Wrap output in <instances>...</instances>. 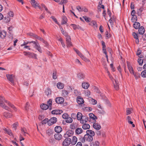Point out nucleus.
Masks as SVG:
<instances>
[{
	"instance_id": "nucleus-10",
	"label": "nucleus",
	"mask_w": 146,
	"mask_h": 146,
	"mask_svg": "<svg viewBox=\"0 0 146 146\" xmlns=\"http://www.w3.org/2000/svg\"><path fill=\"white\" fill-rule=\"evenodd\" d=\"M31 1L32 5L35 8H36L37 7H38L40 9H42L41 7L36 2L35 0H31Z\"/></svg>"
},
{
	"instance_id": "nucleus-23",
	"label": "nucleus",
	"mask_w": 146,
	"mask_h": 146,
	"mask_svg": "<svg viewBox=\"0 0 146 146\" xmlns=\"http://www.w3.org/2000/svg\"><path fill=\"white\" fill-rule=\"evenodd\" d=\"M93 126V127L96 130H99L101 127L100 125L96 123H94Z\"/></svg>"
},
{
	"instance_id": "nucleus-25",
	"label": "nucleus",
	"mask_w": 146,
	"mask_h": 146,
	"mask_svg": "<svg viewBox=\"0 0 146 146\" xmlns=\"http://www.w3.org/2000/svg\"><path fill=\"white\" fill-rule=\"evenodd\" d=\"M143 10V7H141L139 9H138L137 10V14L139 16H141Z\"/></svg>"
},
{
	"instance_id": "nucleus-11",
	"label": "nucleus",
	"mask_w": 146,
	"mask_h": 146,
	"mask_svg": "<svg viewBox=\"0 0 146 146\" xmlns=\"http://www.w3.org/2000/svg\"><path fill=\"white\" fill-rule=\"evenodd\" d=\"M76 9L79 11H84L85 12H87L88 11V9L85 7H81L80 6L76 7Z\"/></svg>"
},
{
	"instance_id": "nucleus-1",
	"label": "nucleus",
	"mask_w": 146,
	"mask_h": 146,
	"mask_svg": "<svg viewBox=\"0 0 146 146\" xmlns=\"http://www.w3.org/2000/svg\"><path fill=\"white\" fill-rule=\"evenodd\" d=\"M6 103L13 109L15 111H16L17 110V108L13 104L5 100L3 96L0 95V106L5 109L9 110L10 109L6 106Z\"/></svg>"
},
{
	"instance_id": "nucleus-13",
	"label": "nucleus",
	"mask_w": 146,
	"mask_h": 146,
	"mask_svg": "<svg viewBox=\"0 0 146 146\" xmlns=\"http://www.w3.org/2000/svg\"><path fill=\"white\" fill-rule=\"evenodd\" d=\"M88 120V118L87 116L83 115L80 120V123L83 124L86 123Z\"/></svg>"
},
{
	"instance_id": "nucleus-41",
	"label": "nucleus",
	"mask_w": 146,
	"mask_h": 146,
	"mask_svg": "<svg viewBox=\"0 0 146 146\" xmlns=\"http://www.w3.org/2000/svg\"><path fill=\"white\" fill-rule=\"evenodd\" d=\"M98 112L100 114L104 115L105 114L106 112L103 108L97 110Z\"/></svg>"
},
{
	"instance_id": "nucleus-43",
	"label": "nucleus",
	"mask_w": 146,
	"mask_h": 146,
	"mask_svg": "<svg viewBox=\"0 0 146 146\" xmlns=\"http://www.w3.org/2000/svg\"><path fill=\"white\" fill-rule=\"evenodd\" d=\"M28 57L30 58H36V55L34 53L28 52Z\"/></svg>"
},
{
	"instance_id": "nucleus-45",
	"label": "nucleus",
	"mask_w": 146,
	"mask_h": 146,
	"mask_svg": "<svg viewBox=\"0 0 146 146\" xmlns=\"http://www.w3.org/2000/svg\"><path fill=\"white\" fill-rule=\"evenodd\" d=\"M84 94L86 96L88 97L90 95V92L88 90H85L84 91Z\"/></svg>"
},
{
	"instance_id": "nucleus-64",
	"label": "nucleus",
	"mask_w": 146,
	"mask_h": 146,
	"mask_svg": "<svg viewBox=\"0 0 146 146\" xmlns=\"http://www.w3.org/2000/svg\"><path fill=\"white\" fill-rule=\"evenodd\" d=\"M25 109L27 110L29 109V102H28L27 103L25 106Z\"/></svg>"
},
{
	"instance_id": "nucleus-29",
	"label": "nucleus",
	"mask_w": 146,
	"mask_h": 146,
	"mask_svg": "<svg viewBox=\"0 0 146 146\" xmlns=\"http://www.w3.org/2000/svg\"><path fill=\"white\" fill-rule=\"evenodd\" d=\"M83 131V130L81 128H77L75 131V133L77 134H80Z\"/></svg>"
},
{
	"instance_id": "nucleus-31",
	"label": "nucleus",
	"mask_w": 146,
	"mask_h": 146,
	"mask_svg": "<svg viewBox=\"0 0 146 146\" xmlns=\"http://www.w3.org/2000/svg\"><path fill=\"white\" fill-rule=\"evenodd\" d=\"M49 107L46 104H43L40 105L41 108L44 110H46Z\"/></svg>"
},
{
	"instance_id": "nucleus-14",
	"label": "nucleus",
	"mask_w": 146,
	"mask_h": 146,
	"mask_svg": "<svg viewBox=\"0 0 146 146\" xmlns=\"http://www.w3.org/2000/svg\"><path fill=\"white\" fill-rule=\"evenodd\" d=\"M63 111L62 110H52L51 111V113L53 114H60L62 113Z\"/></svg>"
},
{
	"instance_id": "nucleus-46",
	"label": "nucleus",
	"mask_w": 146,
	"mask_h": 146,
	"mask_svg": "<svg viewBox=\"0 0 146 146\" xmlns=\"http://www.w3.org/2000/svg\"><path fill=\"white\" fill-rule=\"evenodd\" d=\"M84 76L83 74L82 73H80L78 74V78L80 79H83L84 78Z\"/></svg>"
},
{
	"instance_id": "nucleus-17",
	"label": "nucleus",
	"mask_w": 146,
	"mask_h": 146,
	"mask_svg": "<svg viewBox=\"0 0 146 146\" xmlns=\"http://www.w3.org/2000/svg\"><path fill=\"white\" fill-rule=\"evenodd\" d=\"M6 36V32L5 31H0V37L3 39H4Z\"/></svg>"
},
{
	"instance_id": "nucleus-60",
	"label": "nucleus",
	"mask_w": 146,
	"mask_h": 146,
	"mask_svg": "<svg viewBox=\"0 0 146 146\" xmlns=\"http://www.w3.org/2000/svg\"><path fill=\"white\" fill-rule=\"evenodd\" d=\"M134 76L135 77V78L136 79H137L138 77V76L139 75L137 73H135L134 72H133V73H132Z\"/></svg>"
},
{
	"instance_id": "nucleus-8",
	"label": "nucleus",
	"mask_w": 146,
	"mask_h": 146,
	"mask_svg": "<svg viewBox=\"0 0 146 146\" xmlns=\"http://www.w3.org/2000/svg\"><path fill=\"white\" fill-rule=\"evenodd\" d=\"M73 134L74 131L72 130H69L67 131L66 133L64 134V136L65 137L69 138L72 136Z\"/></svg>"
},
{
	"instance_id": "nucleus-59",
	"label": "nucleus",
	"mask_w": 146,
	"mask_h": 146,
	"mask_svg": "<svg viewBox=\"0 0 146 146\" xmlns=\"http://www.w3.org/2000/svg\"><path fill=\"white\" fill-rule=\"evenodd\" d=\"M138 62L139 65H142L143 63V61L141 60V58H139L138 60Z\"/></svg>"
},
{
	"instance_id": "nucleus-26",
	"label": "nucleus",
	"mask_w": 146,
	"mask_h": 146,
	"mask_svg": "<svg viewBox=\"0 0 146 146\" xmlns=\"http://www.w3.org/2000/svg\"><path fill=\"white\" fill-rule=\"evenodd\" d=\"M132 35L133 36L134 38L136 40L135 41L136 43L138 44L139 42V40L138 39V37L137 35V34L135 32H133L132 33Z\"/></svg>"
},
{
	"instance_id": "nucleus-61",
	"label": "nucleus",
	"mask_w": 146,
	"mask_h": 146,
	"mask_svg": "<svg viewBox=\"0 0 146 146\" xmlns=\"http://www.w3.org/2000/svg\"><path fill=\"white\" fill-rule=\"evenodd\" d=\"M126 112L127 115H128L130 114L131 112V110L129 108H127Z\"/></svg>"
},
{
	"instance_id": "nucleus-48",
	"label": "nucleus",
	"mask_w": 146,
	"mask_h": 146,
	"mask_svg": "<svg viewBox=\"0 0 146 146\" xmlns=\"http://www.w3.org/2000/svg\"><path fill=\"white\" fill-rule=\"evenodd\" d=\"M128 68L130 73H133L134 72L132 67L130 65L128 66Z\"/></svg>"
},
{
	"instance_id": "nucleus-6",
	"label": "nucleus",
	"mask_w": 146,
	"mask_h": 146,
	"mask_svg": "<svg viewBox=\"0 0 146 146\" xmlns=\"http://www.w3.org/2000/svg\"><path fill=\"white\" fill-rule=\"evenodd\" d=\"M71 142V139L70 138H66L62 142L63 146H68L69 145Z\"/></svg>"
},
{
	"instance_id": "nucleus-50",
	"label": "nucleus",
	"mask_w": 146,
	"mask_h": 146,
	"mask_svg": "<svg viewBox=\"0 0 146 146\" xmlns=\"http://www.w3.org/2000/svg\"><path fill=\"white\" fill-rule=\"evenodd\" d=\"M18 125V122H15L12 125V127L13 129L14 130H16L17 129V127Z\"/></svg>"
},
{
	"instance_id": "nucleus-36",
	"label": "nucleus",
	"mask_w": 146,
	"mask_h": 146,
	"mask_svg": "<svg viewBox=\"0 0 146 146\" xmlns=\"http://www.w3.org/2000/svg\"><path fill=\"white\" fill-rule=\"evenodd\" d=\"M62 96L64 97H67L69 94L68 92L65 90H63L62 91Z\"/></svg>"
},
{
	"instance_id": "nucleus-15",
	"label": "nucleus",
	"mask_w": 146,
	"mask_h": 146,
	"mask_svg": "<svg viewBox=\"0 0 146 146\" xmlns=\"http://www.w3.org/2000/svg\"><path fill=\"white\" fill-rule=\"evenodd\" d=\"M77 102L79 104H82L84 103V100L80 96L78 97L77 98Z\"/></svg>"
},
{
	"instance_id": "nucleus-27",
	"label": "nucleus",
	"mask_w": 146,
	"mask_h": 146,
	"mask_svg": "<svg viewBox=\"0 0 146 146\" xmlns=\"http://www.w3.org/2000/svg\"><path fill=\"white\" fill-rule=\"evenodd\" d=\"M145 31V29L143 26H141L140 28H139L138 30V32L141 35H143Z\"/></svg>"
},
{
	"instance_id": "nucleus-5",
	"label": "nucleus",
	"mask_w": 146,
	"mask_h": 146,
	"mask_svg": "<svg viewBox=\"0 0 146 146\" xmlns=\"http://www.w3.org/2000/svg\"><path fill=\"white\" fill-rule=\"evenodd\" d=\"M6 76L7 80L9 81L12 84L14 85V80L15 79V76L13 74H7Z\"/></svg>"
},
{
	"instance_id": "nucleus-30",
	"label": "nucleus",
	"mask_w": 146,
	"mask_h": 146,
	"mask_svg": "<svg viewBox=\"0 0 146 146\" xmlns=\"http://www.w3.org/2000/svg\"><path fill=\"white\" fill-rule=\"evenodd\" d=\"M89 24L92 26H93L94 27L96 28L97 27V24L96 22L95 21H92L89 23Z\"/></svg>"
},
{
	"instance_id": "nucleus-55",
	"label": "nucleus",
	"mask_w": 146,
	"mask_h": 146,
	"mask_svg": "<svg viewBox=\"0 0 146 146\" xmlns=\"http://www.w3.org/2000/svg\"><path fill=\"white\" fill-rule=\"evenodd\" d=\"M32 43L31 42V41H30V42H27V41L25 42V41L24 42V43L23 44H21V46H24L25 45H26L27 44H28V43Z\"/></svg>"
},
{
	"instance_id": "nucleus-54",
	"label": "nucleus",
	"mask_w": 146,
	"mask_h": 146,
	"mask_svg": "<svg viewBox=\"0 0 146 146\" xmlns=\"http://www.w3.org/2000/svg\"><path fill=\"white\" fill-rule=\"evenodd\" d=\"M74 95L76 96H78L80 95V93L78 92L77 90H74Z\"/></svg>"
},
{
	"instance_id": "nucleus-44",
	"label": "nucleus",
	"mask_w": 146,
	"mask_h": 146,
	"mask_svg": "<svg viewBox=\"0 0 146 146\" xmlns=\"http://www.w3.org/2000/svg\"><path fill=\"white\" fill-rule=\"evenodd\" d=\"M99 143L98 141L93 142L90 144V146H99Z\"/></svg>"
},
{
	"instance_id": "nucleus-47",
	"label": "nucleus",
	"mask_w": 146,
	"mask_h": 146,
	"mask_svg": "<svg viewBox=\"0 0 146 146\" xmlns=\"http://www.w3.org/2000/svg\"><path fill=\"white\" fill-rule=\"evenodd\" d=\"M66 123H70L72 122V119L70 117H68L66 120Z\"/></svg>"
},
{
	"instance_id": "nucleus-57",
	"label": "nucleus",
	"mask_w": 146,
	"mask_h": 146,
	"mask_svg": "<svg viewBox=\"0 0 146 146\" xmlns=\"http://www.w3.org/2000/svg\"><path fill=\"white\" fill-rule=\"evenodd\" d=\"M48 105V106L49 107H50L52 105V100L51 99L49 100L48 101L47 103Z\"/></svg>"
},
{
	"instance_id": "nucleus-62",
	"label": "nucleus",
	"mask_w": 146,
	"mask_h": 146,
	"mask_svg": "<svg viewBox=\"0 0 146 146\" xmlns=\"http://www.w3.org/2000/svg\"><path fill=\"white\" fill-rule=\"evenodd\" d=\"M62 118L66 119L68 117V115L66 113H64L62 115Z\"/></svg>"
},
{
	"instance_id": "nucleus-16",
	"label": "nucleus",
	"mask_w": 146,
	"mask_h": 146,
	"mask_svg": "<svg viewBox=\"0 0 146 146\" xmlns=\"http://www.w3.org/2000/svg\"><path fill=\"white\" fill-rule=\"evenodd\" d=\"M113 82L114 88L116 90H119V88L118 85V82H117L116 80H114V81H113Z\"/></svg>"
},
{
	"instance_id": "nucleus-3",
	"label": "nucleus",
	"mask_w": 146,
	"mask_h": 146,
	"mask_svg": "<svg viewBox=\"0 0 146 146\" xmlns=\"http://www.w3.org/2000/svg\"><path fill=\"white\" fill-rule=\"evenodd\" d=\"M74 50L78 55V56L82 58L84 61L86 62H89L90 60L88 59L86 57L81 53L78 50L76 49H74Z\"/></svg>"
},
{
	"instance_id": "nucleus-53",
	"label": "nucleus",
	"mask_w": 146,
	"mask_h": 146,
	"mask_svg": "<svg viewBox=\"0 0 146 146\" xmlns=\"http://www.w3.org/2000/svg\"><path fill=\"white\" fill-rule=\"evenodd\" d=\"M6 133L11 136H12L13 135V134L11 131V130L9 129H8L7 131L6 132Z\"/></svg>"
},
{
	"instance_id": "nucleus-19",
	"label": "nucleus",
	"mask_w": 146,
	"mask_h": 146,
	"mask_svg": "<svg viewBox=\"0 0 146 146\" xmlns=\"http://www.w3.org/2000/svg\"><path fill=\"white\" fill-rule=\"evenodd\" d=\"M90 119L94 120V122L96 121V119H97V117L95 116L93 113H90L89 115Z\"/></svg>"
},
{
	"instance_id": "nucleus-7",
	"label": "nucleus",
	"mask_w": 146,
	"mask_h": 146,
	"mask_svg": "<svg viewBox=\"0 0 146 146\" xmlns=\"http://www.w3.org/2000/svg\"><path fill=\"white\" fill-rule=\"evenodd\" d=\"M57 121V119L55 117H52L50 118L48 121V125L49 126L51 125L56 122Z\"/></svg>"
},
{
	"instance_id": "nucleus-42",
	"label": "nucleus",
	"mask_w": 146,
	"mask_h": 146,
	"mask_svg": "<svg viewBox=\"0 0 146 146\" xmlns=\"http://www.w3.org/2000/svg\"><path fill=\"white\" fill-rule=\"evenodd\" d=\"M83 115H82V113L80 112H78L77 114V119L78 120H80L82 117Z\"/></svg>"
},
{
	"instance_id": "nucleus-2",
	"label": "nucleus",
	"mask_w": 146,
	"mask_h": 146,
	"mask_svg": "<svg viewBox=\"0 0 146 146\" xmlns=\"http://www.w3.org/2000/svg\"><path fill=\"white\" fill-rule=\"evenodd\" d=\"M93 140V137L92 136L87 134L84 135V137L80 139V141L82 143H84L86 141L91 142Z\"/></svg>"
},
{
	"instance_id": "nucleus-56",
	"label": "nucleus",
	"mask_w": 146,
	"mask_h": 146,
	"mask_svg": "<svg viewBox=\"0 0 146 146\" xmlns=\"http://www.w3.org/2000/svg\"><path fill=\"white\" fill-rule=\"evenodd\" d=\"M131 20L132 22H134L137 21V17L136 16H132Z\"/></svg>"
},
{
	"instance_id": "nucleus-9",
	"label": "nucleus",
	"mask_w": 146,
	"mask_h": 146,
	"mask_svg": "<svg viewBox=\"0 0 146 146\" xmlns=\"http://www.w3.org/2000/svg\"><path fill=\"white\" fill-rule=\"evenodd\" d=\"M66 41L67 44V46L68 47L72 46V45L71 42V38L70 36H68L66 38Z\"/></svg>"
},
{
	"instance_id": "nucleus-52",
	"label": "nucleus",
	"mask_w": 146,
	"mask_h": 146,
	"mask_svg": "<svg viewBox=\"0 0 146 146\" xmlns=\"http://www.w3.org/2000/svg\"><path fill=\"white\" fill-rule=\"evenodd\" d=\"M48 118H46L42 121V124H46L47 123L48 124Z\"/></svg>"
},
{
	"instance_id": "nucleus-22",
	"label": "nucleus",
	"mask_w": 146,
	"mask_h": 146,
	"mask_svg": "<svg viewBox=\"0 0 146 146\" xmlns=\"http://www.w3.org/2000/svg\"><path fill=\"white\" fill-rule=\"evenodd\" d=\"M54 136L55 139L58 140H60L62 137V135L58 133L55 134Z\"/></svg>"
},
{
	"instance_id": "nucleus-24",
	"label": "nucleus",
	"mask_w": 146,
	"mask_h": 146,
	"mask_svg": "<svg viewBox=\"0 0 146 146\" xmlns=\"http://www.w3.org/2000/svg\"><path fill=\"white\" fill-rule=\"evenodd\" d=\"M45 93L48 96H50L51 94V91L50 88H48L45 90Z\"/></svg>"
},
{
	"instance_id": "nucleus-49",
	"label": "nucleus",
	"mask_w": 146,
	"mask_h": 146,
	"mask_svg": "<svg viewBox=\"0 0 146 146\" xmlns=\"http://www.w3.org/2000/svg\"><path fill=\"white\" fill-rule=\"evenodd\" d=\"M142 77L143 78L146 77V70L143 71L141 74Z\"/></svg>"
},
{
	"instance_id": "nucleus-32",
	"label": "nucleus",
	"mask_w": 146,
	"mask_h": 146,
	"mask_svg": "<svg viewBox=\"0 0 146 146\" xmlns=\"http://www.w3.org/2000/svg\"><path fill=\"white\" fill-rule=\"evenodd\" d=\"M133 27L136 29L139 28L140 26V23L138 22H135L133 24Z\"/></svg>"
},
{
	"instance_id": "nucleus-38",
	"label": "nucleus",
	"mask_w": 146,
	"mask_h": 146,
	"mask_svg": "<svg viewBox=\"0 0 146 146\" xmlns=\"http://www.w3.org/2000/svg\"><path fill=\"white\" fill-rule=\"evenodd\" d=\"M67 20L66 17L64 16H63L62 18V24H65L67 23Z\"/></svg>"
},
{
	"instance_id": "nucleus-39",
	"label": "nucleus",
	"mask_w": 146,
	"mask_h": 146,
	"mask_svg": "<svg viewBox=\"0 0 146 146\" xmlns=\"http://www.w3.org/2000/svg\"><path fill=\"white\" fill-rule=\"evenodd\" d=\"M90 127L89 124L87 123H85L83 124L82 126L83 129H87L90 128Z\"/></svg>"
},
{
	"instance_id": "nucleus-37",
	"label": "nucleus",
	"mask_w": 146,
	"mask_h": 146,
	"mask_svg": "<svg viewBox=\"0 0 146 146\" xmlns=\"http://www.w3.org/2000/svg\"><path fill=\"white\" fill-rule=\"evenodd\" d=\"M21 130L22 134H23L24 136H25L26 134H27V131L26 128L24 127L22 128Z\"/></svg>"
},
{
	"instance_id": "nucleus-12",
	"label": "nucleus",
	"mask_w": 146,
	"mask_h": 146,
	"mask_svg": "<svg viewBox=\"0 0 146 146\" xmlns=\"http://www.w3.org/2000/svg\"><path fill=\"white\" fill-rule=\"evenodd\" d=\"M55 101L56 103L60 104L63 103L64 101V100L62 97H58L56 98Z\"/></svg>"
},
{
	"instance_id": "nucleus-58",
	"label": "nucleus",
	"mask_w": 146,
	"mask_h": 146,
	"mask_svg": "<svg viewBox=\"0 0 146 146\" xmlns=\"http://www.w3.org/2000/svg\"><path fill=\"white\" fill-rule=\"evenodd\" d=\"M51 18L56 24L58 25V23L56 19L53 16H52L50 17Z\"/></svg>"
},
{
	"instance_id": "nucleus-33",
	"label": "nucleus",
	"mask_w": 146,
	"mask_h": 146,
	"mask_svg": "<svg viewBox=\"0 0 146 146\" xmlns=\"http://www.w3.org/2000/svg\"><path fill=\"white\" fill-rule=\"evenodd\" d=\"M64 86V84L60 82H58L57 84V87L59 89H63Z\"/></svg>"
},
{
	"instance_id": "nucleus-21",
	"label": "nucleus",
	"mask_w": 146,
	"mask_h": 146,
	"mask_svg": "<svg viewBox=\"0 0 146 146\" xmlns=\"http://www.w3.org/2000/svg\"><path fill=\"white\" fill-rule=\"evenodd\" d=\"M62 130V129L60 126H57L54 128V131L58 133H60Z\"/></svg>"
},
{
	"instance_id": "nucleus-34",
	"label": "nucleus",
	"mask_w": 146,
	"mask_h": 146,
	"mask_svg": "<svg viewBox=\"0 0 146 146\" xmlns=\"http://www.w3.org/2000/svg\"><path fill=\"white\" fill-rule=\"evenodd\" d=\"M3 115L7 118H10L12 116V115L11 113L7 112L4 113Z\"/></svg>"
},
{
	"instance_id": "nucleus-28",
	"label": "nucleus",
	"mask_w": 146,
	"mask_h": 146,
	"mask_svg": "<svg viewBox=\"0 0 146 146\" xmlns=\"http://www.w3.org/2000/svg\"><path fill=\"white\" fill-rule=\"evenodd\" d=\"M86 133L88 135H90V136H92L93 137L95 135V133L94 132L91 130H88L86 131Z\"/></svg>"
},
{
	"instance_id": "nucleus-63",
	"label": "nucleus",
	"mask_w": 146,
	"mask_h": 146,
	"mask_svg": "<svg viewBox=\"0 0 146 146\" xmlns=\"http://www.w3.org/2000/svg\"><path fill=\"white\" fill-rule=\"evenodd\" d=\"M8 14L9 16L11 17H13L14 15V13L12 11H10L9 12Z\"/></svg>"
},
{
	"instance_id": "nucleus-40",
	"label": "nucleus",
	"mask_w": 146,
	"mask_h": 146,
	"mask_svg": "<svg viewBox=\"0 0 146 146\" xmlns=\"http://www.w3.org/2000/svg\"><path fill=\"white\" fill-rule=\"evenodd\" d=\"M127 119L128 120V122L129 124H131L132 125V126L133 127H135V125L134 124H133V122L131 121V118L130 117L128 116L127 117Z\"/></svg>"
},
{
	"instance_id": "nucleus-20",
	"label": "nucleus",
	"mask_w": 146,
	"mask_h": 146,
	"mask_svg": "<svg viewBox=\"0 0 146 146\" xmlns=\"http://www.w3.org/2000/svg\"><path fill=\"white\" fill-rule=\"evenodd\" d=\"M90 86V84L87 82H83L82 84V87L85 89H88Z\"/></svg>"
},
{
	"instance_id": "nucleus-18",
	"label": "nucleus",
	"mask_w": 146,
	"mask_h": 146,
	"mask_svg": "<svg viewBox=\"0 0 146 146\" xmlns=\"http://www.w3.org/2000/svg\"><path fill=\"white\" fill-rule=\"evenodd\" d=\"M77 138L75 136L72 137V140H71V144L72 145H74L77 141Z\"/></svg>"
},
{
	"instance_id": "nucleus-35",
	"label": "nucleus",
	"mask_w": 146,
	"mask_h": 146,
	"mask_svg": "<svg viewBox=\"0 0 146 146\" xmlns=\"http://www.w3.org/2000/svg\"><path fill=\"white\" fill-rule=\"evenodd\" d=\"M70 26H72L74 30H75L76 29H80L81 27L78 25H76L74 24H71Z\"/></svg>"
},
{
	"instance_id": "nucleus-51",
	"label": "nucleus",
	"mask_w": 146,
	"mask_h": 146,
	"mask_svg": "<svg viewBox=\"0 0 146 146\" xmlns=\"http://www.w3.org/2000/svg\"><path fill=\"white\" fill-rule=\"evenodd\" d=\"M83 18L85 19V21L89 23L91 21V19L86 16H84L83 17Z\"/></svg>"
},
{
	"instance_id": "nucleus-4",
	"label": "nucleus",
	"mask_w": 146,
	"mask_h": 146,
	"mask_svg": "<svg viewBox=\"0 0 146 146\" xmlns=\"http://www.w3.org/2000/svg\"><path fill=\"white\" fill-rule=\"evenodd\" d=\"M31 42L34 45V48L40 52L42 53V50L38 43L37 41H32Z\"/></svg>"
}]
</instances>
